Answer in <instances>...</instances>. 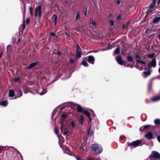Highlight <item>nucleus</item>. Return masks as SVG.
<instances>
[{"mask_svg":"<svg viewBox=\"0 0 160 160\" xmlns=\"http://www.w3.org/2000/svg\"><path fill=\"white\" fill-rule=\"evenodd\" d=\"M157 138L159 142H160V135L158 136H157Z\"/></svg>","mask_w":160,"mask_h":160,"instance_id":"5fc2aeb1","label":"nucleus"},{"mask_svg":"<svg viewBox=\"0 0 160 160\" xmlns=\"http://www.w3.org/2000/svg\"><path fill=\"white\" fill-rule=\"evenodd\" d=\"M84 119V118L83 117V115H81L80 117V121H83Z\"/></svg>","mask_w":160,"mask_h":160,"instance_id":"09e8293b","label":"nucleus"},{"mask_svg":"<svg viewBox=\"0 0 160 160\" xmlns=\"http://www.w3.org/2000/svg\"><path fill=\"white\" fill-rule=\"evenodd\" d=\"M63 70L62 69V70H60L59 71H58L57 73V74L58 76V78H57L56 79H55V80H56L61 75V72H63Z\"/></svg>","mask_w":160,"mask_h":160,"instance_id":"473e14b6","label":"nucleus"},{"mask_svg":"<svg viewBox=\"0 0 160 160\" xmlns=\"http://www.w3.org/2000/svg\"><path fill=\"white\" fill-rule=\"evenodd\" d=\"M22 28L23 30H24L25 29L26 27L25 23L24 22L22 25Z\"/></svg>","mask_w":160,"mask_h":160,"instance_id":"a19ab883","label":"nucleus"},{"mask_svg":"<svg viewBox=\"0 0 160 160\" xmlns=\"http://www.w3.org/2000/svg\"><path fill=\"white\" fill-rule=\"evenodd\" d=\"M80 47L79 46V45H77L76 52L80 51Z\"/></svg>","mask_w":160,"mask_h":160,"instance_id":"a18cd8bd","label":"nucleus"},{"mask_svg":"<svg viewBox=\"0 0 160 160\" xmlns=\"http://www.w3.org/2000/svg\"><path fill=\"white\" fill-rule=\"evenodd\" d=\"M55 133H56V135H58V131L57 130L56 128H55Z\"/></svg>","mask_w":160,"mask_h":160,"instance_id":"4d7b16f0","label":"nucleus"},{"mask_svg":"<svg viewBox=\"0 0 160 160\" xmlns=\"http://www.w3.org/2000/svg\"><path fill=\"white\" fill-rule=\"evenodd\" d=\"M120 52V48L119 47H117L114 52V54H117Z\"/></svg>","mask_w":160,"mask_h":160,"instance_id":"7c9ffc66","label":"nucleus"},{"mask_svg":"<svg viewBox=\"0 0 160 160\" xmlns=\"http://www.w3.org/2000/svg\"><path fill=\"white\" fill-rule=\"evenodd\" d=\"M92 131H90V128H89V130L88 132V134L89 135L91 136L92 134Z\"/></svg>","mask_w":160,"mask_h":160,"instance_id":"37998d69","label":"nucleus"},{"mask_svg":"<svg viewBox=\"0 0 160 160\" xmlns=\"http://www.w3.org/2000/svg\"><path fill=\"white\" fill-rule=\"evenodd\" d=\"M90 23L91 24H92L93 26L94 27H96L97 26V24L96 22L93 20L92 18L91 19V20L90 22Z\"/></svg>","mask_w":160,"mask_h":160,"instance_id":"5701e85b","label":"nucleus"},{"mask_svg":"<svg viewBox=\"0 0 160 160\" xmlns=\"http://www.w3.org/2000/svg\"><path fill=\"white\" fill-rule=\"evenodd\" d=\"M33 89L41 95H43L46 92V89L42 90L41 88L39 89L38 85L37 84L35 85Z\"/></svg>","mask_w":160,"mask_h":160,"instance_id":"39448f33","label":"nucleus"},{"mask_svg":"<svg viewBox=\"0 0 160 160\" xmlns=\"http://www.w3.org/2000/svg\"><path fill=\"white\" fill-rule=\"evenodd\" d=\"M82 113L85 115L87 117H88L89 118V122H91L92 121V119H91V118L90 113L88 112L85 110H84V111Z\"/></svg>","mask_w":160,"mask_h":160,"instance_id":"2eb2a0df","label":"nucleus"},{"mask_svg":"<svg viewBox=\"0 0 160 160\" xmlns=\"http://www.w3.org/2000/svg\"><path fill=\"white\" fill-rule=\"evenodd\" d=\"M76 108H77L78 111L80 112H82L84 111L82 108L78 104V105L77 107Z\"/></svg>","mask_w":160,"mask_h":160,"instance_id":"412c9836","label":"nucleus"},{"mask_svg":"<svg viewBox=\"0 0 160 160\" xmlns=\"http://www.w3.org/2000/svg\"><path fill=\"white\" fill-rule=\"evenodd\" d=\"M66 115L65 113H63L61 116V117L62 118H65L66 117Z\"/></svg>","mask_w":160,"mask_h":160,"instance_id":"de8ad7c7","label":"nucleus"},{"mask_svg":"<svg viewBox=\"0 0 160 160\" xmlns=\"http://www.w3.org/2000/svg\"><path fill=\"white\" fill-rule=\"evenodd\" d=\"M122 54L123 55H125V52L124 50H122Z\"/></svg>","mask_w":160,"mask_h":160,"instance_id":"bf43d9fd","label":"nucleus"},{"mask_svg":"<svg viewBox=\"0 0 160 160\" xmlns=\"http://www.w3.org/2000/svg\"><path fill=\"white\" fill-rule=\"evenodd\" d=\"M152 156L155 158H160V155L156 151H153L152 152Z\"/></svg>","mask_w":160,"mask_h":160,"instance_id":"9b49d317","label":"nucleus"},{"mask_svg":"<svg viewBox=\"0 0 160 160\" xmlns=\"http://www.w3.org/2000/svg\"><path fill=\"white\" fill-rule=\"evenodd\" d=\"M30 12L31 15L32 16L33 15V11L32 7H30L29 8Z\"/></svg>","mask_w":160,"mask_h":160,"instance_id":"4c0bfd02","label":"nucleus"},{"mask_svg":"<svg viewBox=\"0 0 160 160\" xmlns=\"http://www.w3.org/2000/svg\"><path fill=\"white\" fill-rule=\"evenodd\" d=\"M8 104V101L2 99L0 102V105L4 107L7 106Z\"/></svg>","mask_w":160,"mask_h":160,"instance_id":"dca6fc26","label":"nucleus"},{"mask_svg":"<svg viewBox=\"0 0 160 160\" xmlns=\"http://www.w3.org/2000/svg\"><path fill=\"white\" fill-rule=\"evenodd\" d=\"M18 97L16 96H16L15 97V98H10L9 99V100H11V99H16Z\"/></svg>","mask_w":160,"mask_h":160,"instance_id":"774afa93","label":"nucleus"},{"mask_svg":"<svg viewBox=\"0 0 160 160\" xmlns=\"http://www.w3.org/2000/svg\"><path fill=\"white\" fill-rule=\"evenodd\" d=\"M145 137L148 139H151L153 137V133L151 132H148L145 135Z\"/></svg>","mask_w":160,"mask_h":160,"instance_id":"f8f14e48","label":"nucleus"},{"mask_svg":"<svg viewBox=\"0 0 160 160\" xmlns=\"http://www.w3.org/2000/svg\"><path fill=\"white\" fill-rule=\"evenodd\" d=\"M8 154L11 160H17V158L16 157V154L13 151H10Z\"/></svg>","mask_w":160,"mask_h":160,"instance_id":"0eeeda50","label":"nucleus"},{"mask_svg":"<svg viewBox=\"0 0 160 160\" xmlns=\"http://www.w3.org/2000/svg\"><path fill=\"white\" fill-rule=\"evenodd\" d=\"M113 47H112V46H110V44L109 43V44L108 45V49H110L111 48H112ZM108 49H106V50H108Z\"/></svg>","mask_w":160,"mask_h":160,"instance_id":"864d4df0","label":"nucleus"},{"mask_svg":"<svg viewBox=\"0 0 160 160\" xmlns=\"http://www.w3.org/2000/svg\"><path fill=\"white\" fill-rule=\"evenodd\" d=\"M140 62H141V64H142V65H143L144 66H145L144 68H145V65L146 64V63L142 61V60H141Z\"/></svg>","mask_w":160,"mask_h":160,"instance_id":"c03bdc74","label":"nucleus"},{"mask_svg":"<svg viewBox=\"0 0 160 160\" xmlns=\"http://www.w3.org/2000/svg\"><path fill=\"white\" fill-rule=\"evenodd\" d=\"M50 34L51 35V36H56L55 35V33H54V32L50 33Z\"/></svg>","mask_w":160,"mask_h":160,"instance_id":"0e129e2a","label":"nucleus"},{"mask_svg":"<svg viewBox=\"0 0 160 160\" xmlns=\"http://www.w3.org/2000/svg\"><path fill=\"white\" fill-rule=\"evenodd\" d=\"M4 148L3 146H0V152L4 149Z\"/></svg>","mask_w":160,"mask_h":160,"instance_id":"603ef678","label":"nucleus"},{"mask_svg":"<svg viewBox=\"0 0 160 160\" xmlns=\"http://www.w3.org/2000/svg\"><path fill=\"white\" fill-rule=\"evenodd\" d=\"M42 6L41 5L36 7L34 10L35 16L36 17H38L39 18L41 17L42 15Z\"/></svg>","mask_w":160,"mask_h":160,"instance_id":"20e7f679","label":"nucleus"},{"mask_svg":"<svg viewBox=\"0 0 160 160\" xmlns=\"http://www.w3.org/2000/svg\"><path fill=\"white\" fill-rule=\"evenodd\" d=\"M81 56V54L80 51L76 52V57L77 58H79Z\"/></svg>","mask_w":160,"mask_h":160,"instance_id":"cd10ccee","label":"nucleus"},{"mask_svg":"<svg viewBox=\"0 0 160 160\" xmlns=\"http://www.w3.org/2000/svg\"><path fill=\"white\" fill-rule=\"evenodd\" d=\"M121 15L119 14L116 15V18L117 20H119L121 18Z\"/></svg>","mask_w":160,"mask_h":160,"instance_id":"c9c22d12","label":"nucleus"},{"mask_svg":"<svg viewBox=\"0 0 160 160\" xmlns=\"http://www.w3.org/2000/svg\"><path fill=\"white\" fill-rule=\"evenodd\" d=\"M156 66V60L155 58H153L150 61L148 65V67L149 69H150V68L151 67H155Z\"/></svg>","mask_w":160,"mask_h":160,"instance_id":"6e6552de","label":"nucleus"},{"mask_svg":"<svg viewBox=\"0 0 160 160\" xmlns=\"http://www.w3.org/2000/svg\"><path fill=\"white\" fill-rule=\"evenodd\" d=\"M151 126L149 125H144L143 126V128L144 129H146L149 128V127Z\"/></svg>","mask_w":160,"mask_h":160,"instance_id":"79ce46f5","label":"nucleus"},{"mask_svg":"<svg viewBox=\"0 0 160 160\" xmlns=\"http://www.w3.org/2000/svg\"><path fill=\"white\" fill-rule=\"evenodd\" d=\"M109 24L110 25L113 26L114 25V22L113 20H110L109 22Z\"/></svg>","mask_w":160,"mask_h":160,"instance_id":"58836bf2","label":"nucleus"},{"mask_svg":"<svg viewBox=\"0 0 160 160\" xmlns=\"http://www.w3.org/2000/svg\"><path fill=\"white\" fill-rule=\"evenodd\" d=\"M127 58L128 62H132L133 61V58L131 55L128 56Z\"/></svg>","mask_w":160,"mask_h":160,"instance_id":"a878e982","label":"nucleus"},{"mask_svg":"<svg viewBox=\"0 0 160 160\" xmlns=\"http://www.w3.org/2000/svg\"><path fill=\"white\" fill-rule=\"evenodd\" d=\"M29 22V18H27L26 20V23L28 24Z\"/></svg>","mask_w":160,"mask_h":160,"instance_id":"69168bd1","label":"nucleus"},{"mask_svg":"<svg viewBox=\"0 0 160 160\" xmlns=\"http://www.w3.org/2000/svg\"><path fill=\"white\" fill-rule=\"evenodd\" d=\"M87 60H83L82 61V64L85 67H87L88 66V64L86 61Z\"/></svg>","mask_w":160,"mask_h":160,"instance_id":"393cba45","label":"nucleus"},{"mask_svg":"<svg viewBox=\"0 0 160 160\" xmlns=\"http://www.w3.org/2000/svg\"><path fill=\"white\" fill-rule=\"evenodd\" d=\"M156 3V0H153V1L151 3L149 7L148 12H151L154 10V6Z\"/></svg>","mask_w":160,"mask_h":160,"instance_id":"1a4fd4ad","label":"nucleus"},{"mask_svg":"<svg viewBox=\"0 0 160 160\" xmlns=\"http://www.w3.org/2000/svg\"><path fill=\"white\" fill-rule=\"evenodd\" d=\"M52 20L54 21V25H55L57 23V16L55 14H54L52 18Z\"/></svg>","mask_w":160,"mask_h":160,"instance_id":"aec40b11","label":"nucleus"},{"mask_svg":"<svg viewBox=\"0 0 160 160\" xmlns=\"http://www.w3.org/2000/svg\"><path fill=\"white\" fill-rule=\"evenodd\" d=\"M77 160H83L82 158L80 157H75Z\"/></svg>","mask_w":160,"mask_h":160,"instance_id":"49530a36","label":"nucleus"},{"mask_svg":"<svg viewBox=\"0 0 160 160\" xmlns=\"http://www.w3.org/2000/svg\"><path fill=\"white\" fill-rule=\"evenodd\" d=\"M116 60L119 64L120 65L123 64V62L124 61L122 60L120 56H116Z\"/></svg>","mask_w":160,"mask_h":160,"instance_id":"4468645a","label":"nucleus"},{"mask_svg":"<svg viewBox=\"0 0 160 160\" xmlns=\"http://www.w3.org/2000/svg\"><path fill=\"white\" fill-rule=\"evenodd\" d=\"M154 123L156 124H158L160 123V120L159 119H156L154 121Z\"/></svg>","mask_w":160,"mask_h":160,"instance_id":"f704fd0d","label":"nucleus"},{"mask_svg":"<svg viewBox=\"0 0 160 160\" xmlns=\"http://www.w3.org/2000/svg\"><path fill=\"white\" fill-rule=\"evenodd\" d=\"M80 17V14L79 12H77L76 17V20H77Z\"/></svg>","mask_w":160,"mask_h":160,"instance_id":"ea45409f","label":"nucleus"},{"mask_svg":"<svg viewBox=\"0 0 160 160\" xmlns=\"http://www.w3.org/2000/svg\"><path fill=\"white\" fill-rule=\"evenodd\" d=\"M82 121H79V125L80 126V125H81V126L82 125H83Z\"/></svg>","mask_w":160,"mask_h":160,"instance_id":"13d9d810","label":"nucleus"},{"mask_svg":"<svg viewBox=\"0 0 160 160\" xmlns=\"http://www.w3.org/2000/svg\"><path fill=\"white\" fill-rule=\"evenodd\" d=\"M69 61L71 63H73L74 62V60L72 59H70Z\"/></svg>","mask_w":160,"mask_h":160,"instance_id":"3c124183","label":"nucleus"},{"mask_svg":"<svg viewBox=\"0 0 160 160\" xmlns=\"http://www.w3.org/2000/svg\"><path fill=\"white\" fill-rule=\"evenodd\" d=\"M116 2L118 5H119L120 4V1L118 0L116 1Z\"/></svg>","mask_w":160,"mask_h":160,"instance_id":"e2e57ef3","label":"nucleus"},{"mask_svg":"<svg viewBox=\"0 0 160 160\" xmlns=\"http://www.w3.org/2000/svg\"><path fill=\"white\" fill-rule=\"evenodd\" d=\"M151 73L150 69H148L147 71L144 72L142 74V76L144 78H147L148 76L150 75Z\"/></svg>","mask_w":160,"mask_h":160,"instance_id":"ddd939ff","label":"nucleus"},{"mask_svg":"<svg viewBox=\"0 0 160 160\" xmlns=\"http://www.w3.org/2000/svg\"><path fill=\"white\" fill-rule=\"evenodd\" d=\"M80 149L81 150V151L83 153H84L85 152H86L87 150V149L86 148H85V149L84 147L83 146L82 147V146H81L80 147Z\"/></svg>","mask_w":160,"mask_h":160,"instance_id":"c756f323","label":"nucleus"},{"mask_svg":"<svg viewBox=\"0 0 160 160\" xmlns=\"http://www.w3.org/2000/svg\"><path fill=\"white\" fill-rule=\"evenodd\" d=\"M59 142L60 145V146L61 147L60 144H61V143H63L64 142V138H63L62 136H61L60 137H59Z\"/></svg>","mask_w":160,"mask_h":160,"instance_id":"b1692460","label":"nucleus"},{"mask_svg":"<svg viewBox=\"0 0 160 160\" xmlns=\"http://www.w3.org/2000/svg\"><path fill=\"white\" fill-rule=\"evenodd\" d=\"M66 124V122L62 123H61L60 129L62 132L63 130H64V131L63 133V134L64 135H65L66 136H68L72 132V131L71 130V129L68 130L65 128V126Z\"/></svg>","mask_w":160,"mask_h":160,"instance_id":"f03ea898","label":"nucleus"},{"mask_svg":"<svg viewBox=\"0 0 160 160\" xmlns=\"http://www.w3.org/2000/svg\"><path fill=\"white\" fill-rule=\"evenodd\" d=\"M91 148L92 150L96 152V154L99 155L102 151V148L101 146L97 144H92Z\"/></svg>","mask_w":160,"mask_h":160,"instance_id":"f257e3e1","label":"nucleus"},{"mask_svg":"<svg viewBox=\"0 0 160 160\" xmlns=\"http://www.w3.org/2000/svg\"><path fill=\"white\" fill-rule=\"evenodd\" d=\"M15 96V91L13 90H10L9 92L8 97H9Z\"/></svg>","mask_w":160,"mask_h":160,"instance_id":"a211bd4d","label":"nucleus"},{"mask_svg":"<svg viewBox=\"0 0 160 160\" xmlns=\"http://www.w3.org/2000/svg\"><path fill=\"white\" fill-rule=\"evenodd\" d=\"M128 147L131 149L135 148L140 145V140H138L127 144Z\"/></svg>","mask_w":160,"mask_h":160,"instance_id":"7ed1b4c3","label":"nucleus"},{"mask_svg":"<svg viewBox=\"0 0 160 160\" xmlns=\"http://www.w3.org/2000/svg\"><path fill=\"white\" fill-rule=\"evenodd\" d=\"M68 126L70 129H72L74 128V122L73 121H71L70 122Z\"/></svg>","mask_w":160,"mask_h":160,"instance_id":"6ab92c4d","label":"nucleus"},{"mask_svg":"<svg viewBox=\"0 0 160 160\" xmlns=\"http://www.w3.org/2000/svg\"><path fill=\"white\" fill-rule=\"evenodd\" d=\"M121 65H123L124 66L127 67L126 65V62H125L124 61L123 62V64H122Z\"/></svg>","mask_w":160,"mask_h":160,"instance_id":"052dcab7","label":"nucleus"},{"mask_svg":"<svg viewBox=\"0 0 160 160\" xmlns=\"http://www.w3.org/2000/svg\"><path fill=\"white\" fill-rule=\"evenodd\" d=\"M160 100V96L154 97L152 99V101H156Z\"/></svg>","mask_w":160,"mask_h":160,"instance_id":"c85d7f7f","label":"nucleus"},{"mask_svg":"<svg viewBox=\"0 0 160 160\" xmlns=\"http://www.w3.org/2000/svg\"><path fill=\"white\" fill-rule=\"evenodd\" d=\"M20 78H19L18 77L14 79V81L15 82H18Z\"/></svg>","mask_w":160,"mask_h":160,"instance_id":"8fccbe9b","label":"nucleus"},{"mask_svg":"<svg viewBox=\"0 0 160 160\" xmlns=\"http://www.w3.org/2000/svg\"><path fill=\"white\" fill-rule=\"evenodd\" d=\"M160 20V17H156L153 20V22L154 23H157Z\"/></svg>","mask_w":160,"mask_h":160,"instance_id":"bb28decb","label":"nucleus"},{"mask_svg":"<svg viewBox=\"0 0 160 160\" xmlns=\"http://www.w3.org/2000/svg\"><path fill=\"white\" fill-rule=\"evenodd\" d=\"M135 67L137 69H138L139 70H140V68H139V66L138 65H137L135 66Z\"/></svg>","mask_w":160,"mask_h":160,"instance_id":"338daca9","label":"nucleus"},{"mask_svg":"<svg viewBox=\"0 0 160 160\" xmlns=\"http://www.w3.org/2000/svg\"><path fill=\"white\" fill-rule=\"evenodd\" d=\"M120 138V139H121L122 140H123L125 139V137L123 136H121Z\"/></svg>","mask_w":160,"mask_h":160,"instance_id":"6e6d98bb","label":"nucleus"},{"mask_svg":"<svg viewBox=\"0 0 160 160\" xmlns=\"http://www.w3.org/2000/svg\"><path fill=\"white\" fill-rule=\"evenodd\" d=\"M16 95L18 98H20L22 95V90L20 89H16L15 90Z\"/></svg>","mask_w":160,"mask_h":160,"instance_id":"9d476101","label":"nucleus"},{"mask_svg":"<svg viewBox=\"0 0 160 160\" xmlns=\"http://www.w3.org/2000/svg\"><path fill=\"white\" fill-rule=\"evenodd\" d=\"M37 64V62H33L31 63L28 67V69H31L32 68L35 67Z\"/></svg>","mask_w":160,"mask_h":160,"instance_id":"4be33fe9","label":"nucleus"},{"mask_svg":"<svg viewBox=\"0 0 160 160\" xmlns=\"http://www.w3.org/2000/svg\"><path fill=\"white\" fill-rule=\"evenodd\" d=\"M68 105L72 109H76L78 104L73 102H71L69 103Z\"/></svg>","mask_w":160,"mask_h":160,"instance_id":"f3484780","label":"nucleus"},{"mask_svg":"<svg viewBox=\"0 0 160 160\" xmlns=\"http://www.w3.org/2000/svg\"><path fill=\"white\" fill-rule=\"evenodd\" d=\"M12 46L11 45H9L7 47V50L8 52L11 49Z\"/></svg>","mask_w":160,"mask_h":160,"instance_id":"e433bc0d","label":"nucleus"},{"mask_svg":"<svg viewBox=\"0 0 160 160\" xmlns=\"http://www.w3.org/2000/svg\"><path fill=\"white\" fill-rule=\"evenodd\" d=\"M155 55V53H152L149 54H148V57L150 58H152Z\"/></svg>","mask_w":160,"mask_h":160,"instance_id":"72a5a7b5","label":"nucleus"},{"mask_svg":"<svg viewBox=\"0 0 160 160\" xmlns=\"http://www.w3.org/2000/svg\"><path fill=\"white\" fill-rule=\"evenodd\" d=\"M112 14L111 13V14H109L108 15V18H111V17H112Z\"/></svg>","mask_w":160,"mask_h":160,"instance_id":"680f3d73","label":"nucleus"},{"mask_svg":"<svg viewBox=\"0 0 160 160\" xmlns=\"http://www.w3.org/2000/svg\"><path fill=\"white\" fill-rule=\"evenodd\" d=\"M86 60L88 61L90 63L94 64L95 61V58L92 56H90L86 58Z\"/></svg>","mask_w":160,"mask_h":160,"instance_id":"423d86ee","label":"nucleus"},{"mask_svg":"<svg viewBox=\"0 0 160 160\" xmlns=\"http://www.w3.org/2000/svg\"><path fill=\"white\" fill-rule=\"evenodd\" d=\"M136 60L138 64L140 63V56L139 55H137L136 56Z\"/></svg>","mask_w":160,"mask_h":160,"instance_id":"2f4dec72","label":"nucleus"}]
</instances>
